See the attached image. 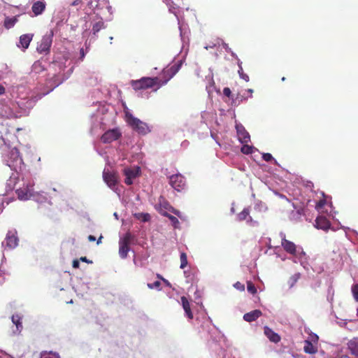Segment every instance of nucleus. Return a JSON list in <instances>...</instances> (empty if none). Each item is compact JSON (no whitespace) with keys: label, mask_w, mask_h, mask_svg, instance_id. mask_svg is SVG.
Wrapping results in <instances>:
<instances>
[{"label":"nucleus","mask_w":358,"mask_h":358,"mask_svg":"<svg viewBox=\"0 0 358 358\" xmlns=\"http://www.w3.org/2000/svg\"><path fill=\"white\" fill-rule=\"evenodd\" d=\"M182 66V61H178L171 66L164 68L159 78L157 87L155 91L160 87L166 85L180 70Z\"/></svg>","instance_id":"nucleus-1"},{"label":"nucleus","mask_w":358,"mask_h":358,"mask_svg":"<svg viewBox=\"0 0 358 358\" xmlns=\"http://www.w3.org/2000/svg\"><path fill=\"white\" fill-rule=\"evenodd\" d=\"M159 81L158 77H143L139 80H132L130 82L131 86L135 91L150 89L157 85Z\"/></svg>","instance_id":"nucleus-2"},{"label":"nucleus","mask_w":358,"mask_h":358,"mask_svg":"<svg viewBox=\"0 0 358 358\" xmlns=\"http://www.w3.org/2000/svg\"><path fill=\"white\" fill-rule=\"evenodd\" d=\"M125 117L128 124L138 134L145 135L150 131L149 127L146 123L134 117L130 113L126 112Z\"/></svg>","instance_id":"nucleus-3"},{"label":"nucleus","mask_w":358,"mask_h":358,"mask_svg":"<svg viewBox=\"0 0 358 358\" xmlns=\"http://www.w3.org/2000/svg\"><path fill=\"white\" fill-rule=\"evenodd\" d=\"M53 31L43 36L41 41L37 46V51L40 53H48L52 43Z\"/></svg>","instance_id":"nucleus-4"},{"label":"nucleus","mask_w":358,"mask_h":358,"mask_svg":"<svg viewBox=\"0 0 358 358\" xmlns=\"http://www.w3.org/2000/svg\"><path fill=\"white\" fill-rule=\"evenodd\" d=\"M169 183L178 192L181 191L185 187L186 182L181 174H175L170 177Z\"/></svg>","instance_id":"nucleus-5"},{"label":"nucleus","mask_w":358,"mask_h":358,"mask_svg":"<svg viewBox=\"0 0 358 358\" xmlns=\"http://www.w3.org/2000/svg\"><path fill=\"white\" fill-rule=\"evenodd\" d=\"M122 134L117 128L112 129L106 131L101 138V140L104 143H110L117 140Z\"/></svg>","instance_id":"nucleus-6"},{"label":"nucleus","mask_w":358,"mask_h":358,"mask_svg":"<svg viewBox=\"0 0 358 358\" xmlns=\"http://www.w3.org/2000/svg\"><path fill=\"white\" fill-rule=\"evenodd\" d=\"M9 160L7 161V165L10 168H14L18 164H21L22 159L20 157L19 150L14 148L9 152Z\"/></svg>","instance_id":"nucleus-7"},{"label":"nucleus","mask_w":358,"mask_h":358,"mask_svg":"<svg viewBox=\"0 0 358 358\" xmlns=\"http://www.w3.org/2000/svg\"><path fill=\"white\" fill-rule=\"evenodd\" d=\"M236 129L237 131L238 140L241 141V143H248L250 140V136L244 127L241 124H236Z\"/></svg>","instance_id":"nucleus-8"},{"label":"nucleus","mask_w":358,"mask_h":358,"mask_svg":"<svg viewBox=\"0 0 358 358\" xmlns=\"http://www.w3.org/2000/svg\"><path fill=\"white\" fill-rule=\"evenodd\" d=\"M15 234V231H9L6 234L5 242L6 246L10 249H13L18 245V238Z\"/></svg>","instance_id":"nucleus-9"},{"label":"nucleus","mask_w":358,"mask_h":358,"mask_svg":"<svg viewBox=\"0 0 358 358\" xmlns=\"http://www.w3.org/2000/svg\"><path fill=\"white\" fill-rule=\"evenodd\" d=\"M281 245L287 253L294 256L297 255V247L293 242L284 238L282 239Z\"/></svg>","instance_id":"nucleus-10"},{"label":"nucleus","mask_w":358,"mask_h":358,"mask_svg":"<svg viewBox=\"0 0 358 358\" xmlns=\"http://www.w3.org/2000/svg\"><path fill=\"white\" fill-rule=\"evenodd\" d=\"M103 178L105 182L108 185V187L112 188L116 185L117 178L115 173L104 170L103 172Z\"/></svg>","instance_id":"nucleus-11"},{"label":"nucleus","mask_w":358,"mask_h":358,"mask_svg":"<svg viewBox=\"0 0 358 358\" xmlns=\"http://www.w3.org/2000/svg\"><path fill=\"white\" fill-rule=\"evenodd\" d=\"M315 227L317 229L327 231L331 227V223L325 216H318L315 220Z\"/></svg>","instance_id":"nucleus-12"},{"label":"nucleus","mask_w":358,"mask_h":358,"mask_svg":"<svg viewBox=\"0 0 358 358\" xmlns=\"http://www.w3.org/2000/svg\"><path fill=\"white\" fill-rule=\"evenodd\" d=\"M347 350L350 354L355 357H358V338L354 337L347 343Z\"/></svg>","instance_id":"nucleus-13"},{"label":"nucleus","mask_w":358,"mask_h":358,"mask_svg":"<svg viewBox=\"0 0 358 358\" xmlns=\"http://www.w3.org/2000/svg\"><path fill=\"white\" fill-rule=\"evenodd\" d=\"M264 332L266 336L269 339L271 342L274 343H278L280 341L281 338L280 335L275 332H274L271 328L268 327H265L264 328Z\"/></svg>","instance_id":"nucleus-14"},{"label":"nucleus","mask_w":358,"mask_h":358,"mask_svg":"<svg viewBox=\"0 0 358 358\" xmlns=\"http://www.w3.org/2000/svg\"><path fill=\"white\" fill-rule=\"evenodd\" d=\"M46 3L43 1H37L31 6V10L35 16L41 15L45 10Z\"/></svg>","instance_id":"nucleus-15"},{"label":"nucleus","mask_w":358,"mask_h":358,"mask_svg":"<svg viewBox=\"0 0 358 358\" xmlns=\"http://www.w3.org/2000/svg\"><path fill=\"white\" fill-rule=\"evenodd\" d=\"M15 193L20 200H28L32 196L31 189L27 187L16 189Z\"/></svg>","instance_id":"nucleus-16"},{"label":"nucleus","mask_w":358,"mask_h":358,"mask_svg":"<svg viewBox=\"0 0 358 358\" xmlns=\"http://www.w3.org/2000/svg\"><path fill=\"white\" fill-rule=\"evenodd\" d=\"M33 38V34H22L20 37L19 45L18 47L22 48L23 50H25L28 48L31 40Z\"/></svg>","instance_id":"nucleus-17"},{"label":"nucleus","mask_w":358,"mask_h":358,"mask_svg":"<svg viewBox=\"0 0 358 358\" xmlns=\"http://www.w3.org/2000/svg\"><path fill=\"white\" fill-rule=\"evenodd\" d=\"M237 220L240 222L246 220L248 223L255 222L251 216H250V208H245L237 215Z\"/></svg>","instance_id":"nucleus-18"},{"label":"nucleus","mask_w":358,"mask_h":358,"mask_svg":"<svg viewBox=\"0 0 358 358\" xmlns=\"http://www.w3.org/2000/svg\"><path fill=\"white\" fill-rule=\"evenodd\" d=\"M262 313L261 310H254L252 311L245 313L243 315V319L246 322H251L255 321L260 316H262Z\"/></svg>","instance_id":"nucleus-19"},{"label":"nucleus","mask_w":358,"mask_h":358,"mask_svg":"<svg viewBox=\"0 0 358 358\" xmlns=\"http://www.w3.org/2000/svg\"><path fill=\"white\" fill-rule=\"evenodd\" d=\"M180 299H181L182 308L185 312L187 317L189 320L193 319V313L191 310L190 304H189L188 299L185 296H182Z\"/></svg>","instance_id":"nucleus-20"},{"label":"nucleus","mask_w":358,"mask_h":358,"mask_svg":"<svg viewBox=\"0 0 358 358\" xmlns=\"http://www.w3.org/2000/svg\"><path fill=\"white\" fill-rule=\"evenodd\" d=\"M303 350L307 354H315L317 352V347L310 341L306 340L304 342Z\"/></svg>","instance_id":"nucleus-21"},{"label":"nucleus","mask_w":358,"mask_h":358,"mask_svg":"<svg viewBox=\"0 0 358 358\" xmlns=\"http://www.w3.org/2000/svg\"><path fill=\"white\" fill-rule=\"evenodd\" d=\"M129 250V245H127L119 241V255L121 258H127Z\"/></svg>","instance_id":"nucleus-22"},{"label":"nucleus","mask_w":358,"mask_h":358,"mask_svg":"<svg viewBox=\"0 0 358 358\" xmlns=\"http://www.w3.org/2000/svg\"><path fill=\"white\" fill-rule=\"evenodd\" d=\"M134 239V236H133L130 232H127L124 236L120 239V242L130 245Z\"/></svg>","instance_id":"nucleus-23"},{"label":"nucleus","mask_w":358,"mask_h":358,"mask_svg":"<svg viewBox=\"0 0 358 358\" xmlns=\"http://www.w3.org/2000/svg\"><path fill=\"white\" fill-rule=\"evenodd\" d=\"M138 173V168L137 169H129L127 168L124 169V174L125 176H128L131 178H135Z\"/></svg>","instance_id":"nucleus-24"},{"label":"nucleus","mask_w":358,"mask_h":358,"mask_svg":"<svg viewBox=\"0 0 358 358\" xmlns=\"http://www.w3.org/2000/svg\"><path fill=\"white\" fill-rule=\"evenodd\" d=\"M12 322L15 324L17 331H20L22 329V318L18 315H13L11 317Z\"/></svg>","instance_id":"nucleus-25"},{"label":"nucleus","mask_w":358,"mask_h":358,"mask_svg":"<svg viewBox=\"0 0 358 358\" xmlns=\"http://www.w3.org/2000/svg\"><path fill=\"white\" fill-rule=\"evenodd\" d=\"M180 268L183 269L187 266V264H188L187 257V254L185 252H182L180 253Z\"/></svg>","instance_id":"nucleus-26"},{"label":"nucleus","mask_w":358,"mask_h":358,"mask_svg":"<svg viewBox=\"0 0 358 358\" xmlns=\"http://www.w3.org/2000/svg\"><path fill=\"white\" fill-rule=\"evenodd\" d=\"M16 22H17V20L15 17L6 18L4 22V26L6 28L10 29L15 25Z\"/></svg>","instance_id":"nucleus-27"},{"label":"nucleus","mask_w":358,"mask_h":358,"mask_svg":"<svg viewBox=\"0 0 358 358\" xmlns=\"http://www.w3.org/2000/svg\"><path fill=\"white\" fill-rule=\"evenodd\" d=\"M135 217L137 219L141 220L143 222H148L150 219V215L148 213H136L135 214Z\"/></svg>","instance_id":"nucleus-28"},{"label":"nucleus","mask_w":358,"mask_h":358,"mask_svg":"<svg viewBox=\"0 0 358 358\" xmlns=\"http://www.w3.org/2000/svg\"><path fill=\"white\" fill-rule=\"evenodd\" d=\"M103 27V22L102 21H99L96 22L92 27V31L94 34L99 32Z\"/></svg>","instance_id":"nucleus-29"},{"label":"nucleus","mask_w":358,"mask_h":358,"mask_svg":"<svg viewBox=\"0 0 358 358\" xmlns=\"http://www.w3.org/2000/svg\"><path fill=\"white\" fill-rule=\"evenodd\" d=\"M247 289L248 292L251 293L252 294H255L257 293V289L251 281L247 282Z\"/></svg>","instance_id":"nucleus-30"},{"label":"nucleus","mask_w":358,"mask_h":358,"mask_svg":"<svg viewBox=\"0 0 358 358\" xmlns=\"http://www.w3.org/2000/svg\"><path fill=\"white\" fill-rule=\"evenodd\" d=\"M241 152L243 154L249 155L252 154L253 152V148L248 145H243L241 149Z\"/></svg>","instance_id":"nucleus-31"},{"label":"nucleus","mask_w":358,"mask_h":358,"mask_svg":"<svg viewBox=\"0 0 358 358\" xmlns=\"http://www.w3.org/2000/svg\"><path fill=\"white\" fill-rule=\"evenodd\" d=\"M168 218L170 220L175 229L179 228L180 222L176 217L171 215V216H168Z\"/></svg>","instance_id":"nucleus-32"},{"label":"nucleus","mask_w":358,"mask_h":358,"mask_svg":"<svg viewBox=\"0 0 358 358\" xmlns=\"http://www.w3.org/2000/svg\"><path fill=\"white\" fill-rule=\"evenodd\" d=\"M223 94L227 96L228 98L231 99L233 101L236 102V100L234 99V97L232 96L231 91L229 87H224L223 89Z\"/></svg>","instance_id":"nucleus-33"},{"label":"nucleus","mask_w":358,"mask_h":358,"mask_svg":"<svg viewBox=\"0 0 358 358\" xmlns=\"http://www.w3.org/2000/svg\"><path fill=\"white\" fill-rule=\"evenodd\" d=\"M160 286H161V282L159 281H155V282L153 283H148V287L150 288V289H160Z\"/></svg>","instance_id":"nucleus-34"},{"label":"nucleus","mask_w":358,"mask_h":358,"mask_svg":"<svg viewBox=\"0 0 358 358\" xmlns=\"http://www.w3.org/2000/svg\"><path fill=\"white\" fill-rule=\"evenodd\" d=\"M238 73H239L240 77L242 79H243L246 82L249 81V76L247 74L244 73L243 70L241 66H240V69L238 70Z\"/></svg>","instance_id":"nucleus-35"},{"label":"nucleus","mask_w":358,"mask_h":358,"mask_svg":"<svg viewBox=\"0 0 358 358\" xmlns=\"http://www.w3.org/2000/svg\"><path fill=\"white\" fill-rule=\"evenodd\" d=\"M352 292L353 296H354L355 299L357 301H358V284H356L352 286Z\"/></svg>","instance_id":"nucleus-36"},{"label":"nucleus","mask_w":358,"mask_h":358,"mask_svg":"<svg viewBox=\"0 0 358 358\" xmlns=\"http://www.w3.org/2000/svg\"><path fill=\"white\" fill-rule=\"evenodd\" d=\"M169 211L177 215L180 219L183 218L182 213L178 210L174 208L173 206H169Z\"/></svg>","instance_id":"nucleus-37"},{"label":"nucleus","mask_w":358,"mask_h":358,"mask_svg":"<svg viewBox=\"0 0 358 358\" xmlns=\"http://www.w3.org/2000/svg\"><path fill=\"white\" fill-rule=\"evenodd\" d=\"M234 287L236 289H237L238 290L241 291V292L245 290V285L240 282H236L234 285Z\"/></svg>","instance_id":"nucleus-38"},{"label":"nucleus","mask_w":358,"mask_h":358,"mask_svg":"<svg viewBox=\"0 0 358 358\" xmlns=\"http://www.w3.org/2000/svg\"><path fill=\"white\" fill-rule=\"evenodd\" d=\"M262 158L266 162H270L273 159V156L270 153H264Z\"/></svg>","instance_id":"nucleus-39"},{"label":"nucleus","mask_w":358,"mask_h":358,"mask_svg":"<svg viewBox=\"0 0 358 358\" xmlns=\"http://www.w3.org/2000/svg\"><path fill=\"white\" fill-rule=\"evenodd\" d=\"M326 203V201L324 199H320L316 204V208L317 209L322 208Z\"/></svg>","instance_id":"nucleus-40"},{"label":"nucleus","mask_w":358,"mask_h":358,"mask_svg":"<svg viewBox=\"0 0 358 358\" xmlns=\"http://www.w3.org/2000/svg\"><path fill=\"white\" fill-rule=\"evenodd\" d=\"M124 182L127 185H131L132 183H133V178H129L128 176H126V178L124 180Z\"/></svg>","instance_id":"nucleus-41"},{"label":"nucleus","mask_w":358,"mask_h":358,"mask_svg":"<svg viewBox=\"0 0 358 358\" xmlns=\"http://www.w3.org/2000/svg\"><path fill=\"white\" fill-rule=\"evenodd\" d=\"M72 266H73V268H78L79 267V266H80L79 261L78 259H74L73 261Z\"/></svg>","instance_id":"nucleus-42"},{"label":"nucleus","mask_w":358,"mask_h":358,"mask_svg":"<svg viewBox=\"0 0 358 358\" xmlns=\"http://www.w3.org/2000/svg\"><path fill=\"white\" fill-rule=\"evenodd\" d=\"M162 206L166 210L169 211V206H171L169 205L167 202H164L163 204H162Z\"/></svg>","instance_id":"nucleus-43"},{"label":"nucleus","mask_w":358,"mask_h":358,"mask_svg":"<svg viewBox=\"0 0 358 358\" xmlns=\"http://www.w3.org/2000/svg\"><path fill=\"white\" fill-rule=\"evenodd\" d=\"M81 3V1L80 0H75L73 1L72 3H71V6H78L79 5L80 3Z\"/></svg>","instance_id":"nucleus-44"},{"label":"nucleus","mask_w":358,"mask_h":358,"mask_svg":"<svg viewBox=\"0 0 358 358\" xmlns=\"http://www.w3.org/2000/svg\"><path fill=\"white\" fill-rule=\"evenodd\" d=\"M5 91H6L5 87L2 85L0 84V95L3 94L5 93Z\"/></svg>","instance_id":"nucleus-45"},{"label":"nucleus","mask_w":358,"mask_h":358,"mask_svg":"<svg viewBox=\"0 0 358 358\" xmlns=\"http://www.w3.org/2000/svg\"><path fill=\"white\" fill-rule=\"evenodd\" d=\"M87 238H88V241L90 242H93V241H96L95 236H94L92 235H90Z\"/></svg>","instance_id":"nucleus-46"},{"label":"nucleus","mask_w":358,"mask_h":358,"mask_svg":"<svg viewBox=\"0 0 358 358\" xmlns=\"http://www.w3.org/2000/svg\"><path fill=\"white\" fill-rule=\"evenodd\" d=\"M80 259L82 262H87V263L90 262L87 259V257H80Z\"/></svg>","instance_id":"nucleus-47"},{"label":"nucleus","mask_w":358,"mask_h":358,"mask_svg":"<svg viewBox=\"0 0 358 358\" xmlns=\"http://www.w3.org/2000/svg\"><path fill=\"white\" fill-rule=\"evenodd\" d=\"M161 214L164 216V217H168V216H171V215L168 213L167 212H163V211H161Z\"/></svg>","instance_id":"nucleus-48"},{"label":"nucleus","mask_w":358,"mask_h":358,"mask_svg":"<svg viewBox=\"0 0 358 358\" xmlns=\"http://www.w3.org/2000/svg\"><path fill=\"white\" fill-rule=\"evenodd\" d=\"M80 57H81V59H83L85 57V53H84L83 49L80 50Z\"/></svg>","instance_id":"nucleus-49"},{"label":"nucleus","mask_w":358,"mask_h":358,"mask_svg":"<svg viewBox=\"0 0 358 358\" xmlns=\"http://www.w3.org/2000/svg\"><path fill=\"white\" fill-rule=\"evenodd\" d=\"M103 238L102 236H100V237L98 238L96 243L99 245L101 243V239Z\"/></svg>","instance_id":"nucleus-50"},{"label":"nucleus","mask_w":358,"mask_h":358,"mask_svg":"<svg viewBox=\"0 0 358 358\" xmlns=\"http://www.w3.org/2000/svg\"><path fill=\"white\" fill-rule=\"evenodd\" d=\"M160 279H161V280H162L165 283H166V284H168V285L169 284V282H168V280H166V279H164L163 277H160Z\"/></svg>","instance_id":"nucleus-51"},{"label":"nucleus","mask_w":358,"mask_h":358,"mask_svg":"<svg viewBox=\"0 0 358 358\" xmlns=\"http://www.w3.org/2000/svg\"><path fill=\"white\" fill-rule=\"evenodd\" d=\"M248 92L250 94V96L252 95V92H253V90L252 89H248Z\"/></svg>","instance_id":"nucleus-52"},{"label":"nucleus","mask_w":358,"mask_h":358,"mask_svg":"<svg viewBox=\"0 0 358 358\" xmlns=\"http://www.w3.org/2000/svg\"><path fill=\"white\" fill-rule=\"evenodd\" d=\"M157 277L160 279V277H162V276L161 275H159V274H157Z\"/></svg>","instance_id":"nucleus-53"},{"label":"nucleus","mask_w":358,"mask_h":358,"mask_svg":"<svg viewBox=\"0 0 358 358\" xmlns=\"http://www.w3.org/2000/svg\"><path fill=\"white\" fill-rule=\"evenodd\" d=\"M281 80H282V81H285V78L282 77Z\"/></svg>","instance_id":"nucleus-54"},{"label":"nucleus","mask_w":358,"mask_h":358,"mask_svg":"<svg viewBox=\"0 0 358 358\" xmlns=\"http://www.w3.org/2000/svg\"><path fill=\"white\" fill-rule=\"evenodd\" d=\"M44 358H52V357H45Z\"/></svg>","instance_id":"nucleus-55"},{"label":"nucleus","mask_w":358,"mask_h":358,"mask_svg":"<svg viewBox=\"0 0 358 358\" xmlns=\"http://www.w3.org/2000/svg\"><path fill=\"white\" fill-rule=\"evenodd\" d=\"M357 315H358V308H357Z\"/></svg>","instance_id":"nucleus-56"}]
</instances>
